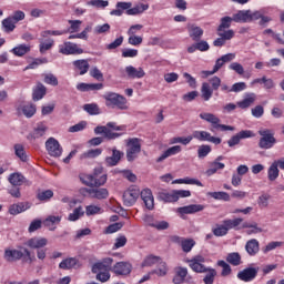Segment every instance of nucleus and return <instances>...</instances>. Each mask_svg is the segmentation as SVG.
Here are the masks:
<instances>
[{
	"label": "nucleus",
	"mask_w": 284,
	"mask_h": 284,
	"mask_svg": "<svg viewBox=\"0 0 284 284\" xmlns=\"http://www.w3.org/2000/svg\"><path fill=\"white\" fill-rule=\"evenodd\" d=\"M84 214L85 212L83 211V207H75L73 212L69 215V221H79Z\"/></svg>",
	"instance_id": "59"
},
{
	"label": "nucleus",
	"mask_w": 284,
	"mask_h": 284,
	"mask_svg": "<svg viewBox=\"0 0 284 284\" xmlns=\"http://www.w3.org/2000/svg\"><path fill=\"white\" fill-rule=\"evenodd\" d=\"M186 263H189V267L193 270L196 274H205L207 272V268L203 263H205V257L202 255H195L191 260H186Z\"/></svg>",
	"instance_id": "9"
},
{
	"label": "nucleus",
	"mask_w": 284,
	"mask_h": 284,
	"mask_svg": "<svg viewBox=\"0 0 284 284\" xmlns=\"http://www.w3.org/2000/svg\"><path fill=\"white\" fill-rule=\"evenodd\" d=\"M140 196L148 210H154V196L152 195V191L150 189H144L142 192H140Z\"/></svg>",
	"instance_id": "22"
},
{
	"label": "nucleus",
	"mask_w": 284,
	"mask_h": 284,
	"mask_svg": "<svg viewBox=\"0 0 284 284\" xmlns=\"http://www.w3.org/2000/svg\"><path fill=\"white\" fill-rule=\"evenodd\" d=\"M245 250L250 256H256L258 254V241L256 239H252L246 242Z\"/></svg>",
	"instance_id": "34"
},
{
	"label": "nucleus",
	"mask_w": 284,
	"mask_h": 284,
	"mask_svg": "<svg viewBox=\"0 0 284 284\" xmlns=\"http://www.w3.org/2000/svg\"><path fill=\"white\" fill-rule=\"evenodd\" d=\"M45 132H48V126L43 124V122H40L33 128V131L27 135V139L28 141H37V139L45 136Z\"/></svg>",
	"instance_id": "14"
},
{
	"label": "nucleus",
	"mask_w": 284,
	"mask_h": 284,
	"mask_svg": "<svg viewBox=\"0 0 284 284\" xmlns=\"http://www.w3.org/2000/svg\"><path fill=\"white\" fill-rule=\"evenodd\" d=\"M21 258H24L26 262L29 261V263L37 261V257L32 255L28 248H22V251L10 248L4 250V260H7L9 263L21 261Z\"/></svg>",
	"instance_id": "3"
},
{
	"label": "nucleus",
	"mask_w": 284,
	"mask_h": 284,
	"mask_svg": "<svg viewBox=\"0 0 284 284\" xmlns=\"http://www.w3.org/2000/svg\"><path fill=\"white\" fill-rule=\"evenodd\" d=\"M150 8L149 4L138 3L133 8L125 11L129 17H135L136 14H143L145 10Z\"/></svg>",
	"instance_id": "36"
},
{
	"label": "nucleus",
	"mask_w": 284,
	"mask_h": 284,
	"mask_svg": "<svg viewBox=\"0 0 284 284\" xmlns=\"http://www.w3.org/2000/svg\"><path fill=\"white\" fill-rule=\"evenodd\" d=\"M236 59V54L227 53L222 55L220 59L216 60L215 65L213 68V72H217L225 63H230V61H234Z\"/></svg>",
	"instance_id": "26"
},
{
	"label": "nucleus",
	"mask_w": 284,
	"mask_h": 284,
	"mask_svg": "<svg viewBox=\"0 0 284 284\" xmlns=\"http://www.w3.org/2000/svg\"><path fill=\"white\" fill-rule=\"evenodd\" d=\"M187 267L178 266L175 267V275L173 276L172 283L183 284L185 283V277L187 276Z\"/></svg>",
	"instance_id": "24"
},
{
	"label": "nucleus",
	"mask_w": 284,
	"mask_h": 284,
	"mask_svg": "<svg viewBox=\"0 0 284 284\" xmlns=\"http://www.w3.org/2000/svg\"><path fill=\"white\" fill-rule=\"evenodd\" d=\"M82 183L89 187H101L108 183V174L103 173V166H97L93 174L84 175Z\"/></svg>",
	"instance_id": "2"
},
{
	"label": "nucleus",
	"mask_w": 284,
	"mask_h": 284,
	"mask_svg": "<svg viewBox=\"0 0 284 284\" xmlns=\"http://www.w3.org/2000/svg\"><path fill=\"white\" fill-rule=\"evenodd\" d=\"M128 43L130 45H141L143 43V38L141 36L135 34H129Z\"/></svg>",
	"instance_id": "62"
},
{
	"label": "nucleus",
	"mask_w": 284,
	"mask_h": 284,
	"mask_svg": "<svg viewBox=\"0 0 284 284\" xmlns=\"http://www.w3.org/2000/svg\"><path fill=\"white\" fill-rule=\"evenodd\" d=\"M141 196V190H139L136 186H131L123 193V203L125 207H132L134 203H136V200Z\"/></svg>",
	"instance_id": "8"
},
{
	"label": "nucleus",
	"mask_w": 284,
	"mask_h": 284,
	"mask_svg": "<svg viewBox=\"0 0 284 284\" xmlns=\"http://www.w3.org/2000/svg\"><path fill=\"white\" fill-rule=\"evenodd\" d=\"M235 23H250V10H240L233 14Z\"/></svg>",
	"instance_id": "33"
},
{
	"label": "nucleus",
	"mask_w": 284,
	"mask_h": 284,
	"mask_svg": "<svg viewBox=\"0 0 284 284\" xmlns=\"http://www.w3.org/2000/svg\"><path fill=\"white\" fill-rule=\"evenodd\" d=\"M205 276L203 278L204 284H214V278H216V270L209 267L206 268Z\"/></svg>",
	"instance_id": "48"
},
{
	"label": "nucleus",
	"mask_w": 284,
	"mask_h": 284,
	"mask_svg": "<svg viewBox=\"0 0 284 284\" xmlns=\"http://www.w3.org/2000/svg\"><path fill=\"white\" fill-rule=\"evenodd\" d=\"M103 99L106 101V108H118V110H128V99H125V97L119 93L108 92L103 95Z\"/></svg>",
	"instance_id": "4"
},
{
	"label": "nucleus",
	"mask_w": 284,
	"mask_h": 284,
	"mask_svg": "<svg viewBox=\"0 0 284 284\" xmlns=\"http://www.w3.org/2000/svg\"><path fill=\"white\" fill-rule=\"evenodd\" d=\"M2 27L4 28V32H14V28H17V22L8 17L2 20Z\"/></svg>",
	"instance_id": "53"
},
{
	"label": "nucleus",
	"mask_w": 284,
	"mask_h": 284,
	"mask_svg": "<svg viewBox=\"0 0 284 284\" xmlns=\"http://www.w3.org/2000/svg\"><path fill=\"white\" fill-rule=\"evenodd\" d=\"M116 9H113L110 14L111 17H122L123 16V10L128 12V10H131L132 8V2H118L115 4Z\"/></svg>",
	"instance_id": "25"
},
{
	"label": "nucleus",
	"mask_w": 284,
	"mask_h": 284,
	"mask_svg": "<svg viewBox=\"0 0 284 284\" xmlns=\"http://www.w3.org/2000/svg\"><path fill=\"white\" fill-rule=\"evenodd\" d=\"M243 223V219L237 217L235 220H224L223 221V225L226 226V230H236V227H239V225H241Z\"/></svg>",
	"instance_id": "49"
},
{
	"label": "nucleus",
	"mask_w": 284,
	"mask_h": 284,
	"mask_svg": "<svg viewBox=\"0 0 284 284\" xmlns=\"http://www.w3.org/2000/svg\"><path fill=\"white\" fill-rule=\"evenodd\" d=\"M74 68L80 71V74H88V70H90V63L88 60H75L73 61Z\"/></svg>",
	"instance_id": "40"
},
{
	"label": "nucleus",
	"mask_w": 284,
	"mask_h": 284,
	"mask_svg": "<svg viewBox=\"0 0 284 284\" xmlns=\"http://www.w3.org/2000/svg\"><path fill=\"white\" fill-rule=\"evenodd\" d=\"M44 83L57 87L59 85V79H57L54 74L49 73L44 75Z\"/></svg>",
	"instance_id": "63"
},
{
	"label": "nucleus",
	"mask_w": 284,
	"mask_h": 284,
	"mask_svg": "<svg viewBox=\"0 0 284 284\" xmlns=\"http://www.w3.org/2000/svg\"><path fill=\"white\" fill-rule=\"evenodd\" d=\"M219 170H225V164L222 162H211L210 164V169L206 170L205 174L206 176H212V174H216V172H219Z\"/></svg>",
	"instance_id": "42"
},
{
	"label": "nucleus",
	"mask_w": 284,
	"mask_h": 284,
	"mask_svg": "<svg viewBox=\"0 0 284 284\" xmlns=\"http://www.w3.org/2000/svg\"><path fill=\"white\" fill-rule=\"evenodd\" d=\"M232 21H234L233 17H223L221 18V23L217 27V32H225V30H227V28L232 27Z\"/></svg>",
	"instance_id": "44"
},
{
	"label": "nucleus",
	"mask_w": 284,
	"mask_h": 284,
	"mask_svg": "<svg viewBox=\"0 0 284 284\" xmlns=\"http://www.w3.org/2000/svg\"><path fill=\"white\" fill-rule=\"evenodd\" d=\"M32 207V203L30 202H19L16 204H11L9 206V214L11 216H17V214H21L22 212H26Z\"/></svg>",
	"instance_id": "16"
},
{
	"label": "nucleus",
	"mask_w": 284,
	"mask_h": 284,
	"mask_svg": "<svg viewBox=\"0 0 284 284\" xmlns=\"http://www.w3.org/2000/svg\"><path fill=\"white\" fill-rule=\"evenodd\" d=\"M85 192L90 194L92 199H108L110 196V192H108V189H85Z\"/></svg>",
	"instance_id": "28"
},
{
	"label": "nucleus",
	"mask_w": 284,
	"mask_h": 284,
	"mask_svg": "<svg viewBox=\"0 0 284 284\" xmlns=\"http://www.w3.org/2000/svg\"><path fill=\"white\" fill-rule=\"evenodd\" d=\"M149 225L151 227H155V230H159V231L168 230L170 227V223H168L166 221L149 223Z\"/></svg>",
	"instance_id": "64"
},
{
	"label": "nucleus",
	"mask_w": 284,
	"mask_h": 284,
	"mask_svg": "<svg viewBox=\"0 0 284 284\" xmlns=\"http://www.w3.org/2000/svg\"><path fill=\"white\" fill-rule=\"evenodd\" d=\"M54 196V192L52 190H45L37 194V199L39 201H50Z\"/></svg>",
	"instance_id": "60"
},
{
	"label": "nucleus",
	"mask_w": 284,
	"mask_h": 284,
	"mask_svg": "<svg viewBox=\"0 0 284 284\" xmlns=\"http://www.w3.org/2000/svg\"><path fill=\"white\" fill-rule=\"evenodd\" d=\"M201 94L204 101H210L212 99V95L214 94V90L212 87H210V83L207 82L202 83Z\"/></svg>",
	"instance_id": "38"
},
{
	"label": "nucleus",
	"mask_w": 284,
	"mask_h": 284,
	"mask_svg": "<svg viewBox=\"0 0 284 284\" xmlns=\"http://www.w3.org/2000/svg\"><path fill=\"white\" fill-rule=\"evenodd\" d=\"M284 170V160H275L267 170V179L268 181H276L278 179V174H281V171Z\"/></svg>",
	"instance_id": "11"
},
{
	"label": "nucleus",
	"mask_w": 284,
	"mask_h": 284,
	"mask_svg": "<svg viewBox=\"0 0 284 284\" xmlns=\"http://www.w3.org/2000/svg\"><path fill=\"white\" fill-rule=\"evenodd\" d=\"M217 34L220 36V38H217L213 42V45H215V48H223V44L225 43V41H230L231 39H234V30H227L224 32L217 31Z\"/></svg>",
	"instance_id": "17"
},
{
	"label": "nucleus",
	"mask_w": 284,
	"mask_h": 284,
	"mask_svg": "<svg viewBox=\"0 0 284 284\" xmlns=\"http://www.w3.org/2000/svg\"><path fill=\"white\" fill-rule=\"evenodd\" d=\"M22 114L27 116V119H32L34 114H37V105L34 104H26L21 108Z\"/></svg>",
	"instance_id": "45"
},
{
	"label": "nucleus",
	"mask_w": 284,
	"mask_h": 284,
	"mask_svg": "<svg viewBox=\"0 0 284 284\" xmlns=\"http://www.w3.org/2000/svg\"><path fill=\"white\" fill-rule=\"evenodd\" d=\"M200 119L203 121H206L207 123H211L215 130H221L222 132H234V126L221 124V119L219 116L214 115V113H200Z\"/></svg>",
	"instance_id": "5"
},
{
	"label": "nucleus",
	"mask_w": 284,
	"mask_h": 284,
	"mask_svg": "<svg viewBox=\"0 0 284 284\" xmlns=\"http://www.w3.org/2000/svg\"><path fill=\"white\" fill-rule=\"evenodd\" d=\"M189 37L193 41H201V38L203 37V29L201 27H196L195 24H189Z\"/></svg>",
	"instance_id": "30"
},
{
	"label": "nucleus",
	"mask_w": 284,
	"mask_h": 284,
	"mask_svg": "<svg viewBox=\"0 0 284 284\" xmlns=\"http://www.w3.org/2000/svg\"><path fill=\"white\" fill-rule=\"evenodd\" d=\"M47 92H48V89L45 88V85L39 82L37 87L33 89V93H32L33 101H41V99L45 97Z\"/></svg>",
	"instance_id": "32"
},
{
	"label": "nucleus",
	"mask_w": 284,
	"mask_h": 284,
	"mask_svg": "<svg viewBox=\"0 0 284 284\" xmlns=\"http://www.w3.org/2000/svg\"><path fill=\"white\" fill-rule=\"evenodd\" d=\"M192 139H194L193 135H189L186 138H173L171 139V145H174V143H182V145H187L189 143L192 142Z\"/></svg>",
	"instance_id": "61"
},
{
	"label": "nucleus",
	"mask_w": 284,
	"mask_h": 284,
	"mask_svg": "<svg viewBox=\"0 0 284 284\" xmlns=\"http://www.w3.org/2000/svg\"><path fill=\"white\" fill-rule=\"evenodd\" d=\"M77 263H79L77 257H69V258L63 260L59 264V267H60V270H72V267H77Z\"/></svg>",
	"instance_id": "43"
},
{
	"label": "nucleus",
	"mask_w": 284,
	"mask_h": 284,
	"mask_svg": "<svg viewBox=\"0 0 284 284\" xmlns=\"http://www.w3.org/2000/svg\"><path fill=\"white\" fill-rule=\"evenodd\" d=\"M255 101H256V94L255 93H247L245 99L237 102V108H241L242 110H247V108L254 105Z\"/></svg>",
	"instance_id": "31"
},
{
	"label": "nucleus",
	"mask_w": 284,
	"mask_h": 284,
	"mask_svg": "<svg viewBox=\"0 0 284 284\" xmlns=\"http://www.w3.org/2000/svg\"><path fill=\"white\" fill-rule=\"evenodd\" d=\"M123 152L116 150V148L112 149V155L105 158V163L109 168H114V165H119L121 159H123Z\"/></svg>",
	"instance_id": "21"
},
{
	"label": "nucleus",
	"mask_w": 284,
	"mask_h": 284,
	"mask_svg": "<svg viewBox=\"0 0 284 284\" xmlns=\"http://www.w3.org/2000/svg\"><path fill=\"white\" fill-rule=\"evenodd\" d=\"M125 73L128 79H143L145 77V71L143 68H134L133 65L125 67Z\"/></svg>",
	"instance_id": "23"
},
{
	"label": "nucleus",
	"mask_w": 284,
	"mask_h": 284,
	"mask_svg": "<svg viewBox=\"0 0 284 284\" xmlns=\"http://www.w3.org/2000/svg\"><path fill=\"white\" fill-rule=\"evenodd\" d=\"M8 181L11 183V185L20 186L26 182V176H23L21 173H11Z\"/></svg>",
	"instance_id": "39"
},
{
	"label": "nucleus",
	"mask_w": 284,
	"mask_h": 284,
	"mask_svg": "<svg viewBox=\"0 0 284 284\" xmlns=\"http://www.w3.org/2000/svg\"><path fill=\"white\" fill-rule=\"evenodd\" d=\"M226 263L233 265V267H239L243 263L241 254L239 252L229 253L226 255Z\"/></svg>",
	"instance_id": "37"
},
{
	"label": "nucleus",
	"mask_w": 284,
	"mask_h": 284,
	"mask_svg": "<svg viewBox=\"0 0 284 284\" xmlns=\"http://www.w3.org/2000/svg\"><path fill=\"white\" fill-rule=\"evenodd\" d=\"M125 132V125H118L115 122H109L106 125H99L94 129V134H103V138L108 141H114L120 136H123Z\"/></svg>",
	"instance_id": "1"
},
{
	"label": "nucleus",
	"mask_w": 284,
	"mask_h": 284,
	"mask_svg": "<svg viewBox=\"0 0 284 284\" xmlns=\"http://www.w3.org/2000/svg\"><path fill=\"white\" fill-rule=\"evenodd\" d=\"M126 161L132 163L136 155L141 154V139L130 138L126 140Z\"/></svg>",
	"instance_id": "6"
},
{
	"label": "nucleus",
	"mask_w": 284,
	"mask_h": 284,
	"mask_svg": "<svg viewBox=\"0 0 284 284\" xmlns=\"http://www.w3.org/2000/svg\"><path fill=\"white\" fill-rule=\"evenodd\" d=\"M258 134L260 136H262L258 142V148H261V150H270L274 148V144L276 143V138H274V133H272V131L260 130Z\"/></svg>",
	"instance_id": "7"
},
{
	"label": "nucleus",
	"mask_w": 284,
	"mask_h": 284,
	"mask_svg": "<svg viewBox=\"0 0 284 284\" xmlns=\"http://www.w3.org/2000/svg\"><path fill=\"white\" fill-rule=\"evenodd\" d=\"M45 148H47L48 154L55 159L61 156V154H63V148H61V144L54 138H49L47 140Z\"/></svg>",
	"instance_id": "10"
},
{
	"label": "nucleus",
	"mask_w": 284,
	"mask_h": 284,
	"mask_svg": "<svg viewBox=\"0 0 284 284\" xmlns=\"http://www.w3.org/2000/svg\"><path fill=\"white\" fill-rule=\"evenodd\" d=\"M207 196L215 199V201H230V194L227 192H209Z\"/></svg>",
	"instance_id": "51"
},
{
	"label": "nucleus",
	"mask_w": 284,
	"mask_h": 284,
	"mask_svg": "<svg viewBox=\"0 0 284 284\" xmlns=\"http://www.w3.org/2000/svg\"><path fill=\"white\" fill-rule=\"evenodd\" d=\"M159 201H163V203H176V195L174 191L165 192L161 191L158 193Z\"/></svg>",
	"instance_id": "35"
},
{
	"label": "nucleus",
	"mask_w": 284,
	"mask_h": 284,
	"mask_svg": "<svg viewBox=\"0 0 284 284\" xmlns=\"http://www.w3.org/2000/svg\"><path fill=\"white\" fill-rule=\"evenodd\" d=\"M61 216L58 215V216H54V215H49L44 222H43V225L45 227H52V225H59V223H61Z\"/></svg>",
	"instance_id": "55"
},
{
	"label": "nucleus",
	"mask_w": 284,
	"mask_h": 284,
	"mask_svg": "<svg viewBox=\"0 0 284 284\" xmlns=\"http://www.w3.org/2000/svg\"><path fill=\"white\" fill-rule=\"evenodd\" d=\"M205 206L203 204H190L178 209V213L182 216L184 214H196V212H203Z\"/></svg>",
	"instance_id": "19"
},
{
	"label": "nucleus",
	"mask_w": 284,
	"mask_h": 284,
	"mask_svg": "<svg viewBox=\"0 0 284 284\" xmlns=\"http://www.w3.org/2000/svg\"><path fill=\"white\" fill-rule=\"evenodd\" d=\"M77 90L80 92H92L97 90H103V83H79Z\"/></svg>",
	"instance_id": "27"
},
{
	"label": "nucleus",
	"mask_w": 284,
	"mask_h": 284,
	"mask_svg": "<svg viewBox=\"0 0 284 284\" xmlns=\"http://www.w3.org/2000/svg\"><path fill=\"white\" fill-rule=\"evenodd\" d=\"M156 263H161V257L156 255H149L142 262V267H152V265H156Z\"/></svg>",
	"instance_id": "47"
},
{
	"label": "nucleus",
	"mask_w": 284,
	"mask_h": 284,
	"mask_svg": "<svg viewBox=\"0 0 284 284\" xmlns=\"http://www.w3.org/2000/svg\"><path fill=\"white\" fill-rule=\"evenodd\" d=\"M210 152H212V146H210L207 144H202L197 149V156H199V159H205V156H207V154H210Z\"/></svg>",
	"instance_id": "58"
},
{
	"label": "nucleus",
	"mask_w": 284,
	"mask_h": 284,
	"mask_svg": "<svg viewBox=\"0 0 284 284\" xmlns=\"http://www.w3.org/2000/svg\"><path fill=\"white\" fill-rule=\"evenodd\" d=\"M217 266L222 267L221 276H230L232 274V266H230L229 262L223 260L217 261Z\"/></svg>",
	"instance_id": "50"
},
{
	"label": "nucleus",
	"mask_w": 284,
	"mask_h": 284,
	"mask_svg": "<svg viewBox=\"0 0 284 284\" xmlns=\"http://www.w3.org/2000/svg\"><path fill=\"white\" fill-rule=\"evenodd\" d=\"M258 276V267H246L237 273V278L244 283H250Z\"/></svg>",
	"instance_id": "12"
},
{
	"label": "nucleus",
	"mask_w": 284,
	"mask_h": 284,
	"mask_svg": "<svg viewBox=\"0 0 284 284\" xmlns=\"http://www.w3.org/2000/svg\"><path fill=\"white\" fill-rule=\"evenodd\" d=\"M30 50H31L30 44H19L18 47L11 49V52L16 57H26V54H28Z\"/></svg>",
	"instance_id": "41"
},
{
	"label": "nucleus",
	"mask_w": 284,
	"mask_h": 284,
	"mask_svg": "<svg viewBox=\"0 0 284 284\" xmlns=\"http://www.w3.org/2000/svg\"><path fill=\"white\" fill-rule=\"evenodd\" d=\"M252 136H254V133L250 130L240 131L227 141V145L229 148H234V145H239V143H241L242 139H252Z\"/></svg>",
	"instance_id": "15"
},
{
	"label": "nucleus",
	"mask_w": 284,
	"mask_h": 284,
	"mask_svg": "<svg viewBox=\"0 0 284 284\" xmlns=\"http://www.w3.org/2000/svg\"><path fill=\"white\" fill-rule=\"evenodd\" d=\"M181 145H174L164 151L161 156L156 159V163H163L165 159H170V156H176V154H181L182 152Z\"/></svg>",
	"instance_id": "20"
},
{
	"label": "nucleus",
	"mask_w": 284,
	"mask_h": 284,
	"mask_svg": "<svg viewBox=\"0 0 284 284\" xmlns=\"http://www.w3.org/2000/svg\"><path fill=\"white\" fill-rule=\"evenodd\" d=\"M193 139H197V141H209L212 139V134L207 131H194Z\"/></svg>",
	"instance_id": "54"
},
{
	"label": "nucleus",
	"mask_w": 284,
	"mask_h": 284,
	"mask_svg": "<svg viewBox=\"0 0 284 284\" xmlns=\"http://www.w3.org/2000/svg\"><path fill=\"white\" fill-rule=\"evenodd\" d=\"M83 110L84 112H88V114H91V116L101 114V109H99V104L97 103L84 104Z\"/></svg>",
	"instance_id": "46"
},
{
	"label": "nucleus",
	"mask_w": 284,
	"mask_h": 284,
	"mask_svg": "<svg viewBox=\"0 0 284 284\" xmlns=\"http://www.w3.org/2000/svg\"><path fill=\"white\" fill-rule=\"evenodd\" d=\"M112 272H114V274L118 276H128V274L132 272V266L128 262H118L113 266Z\"/></svg>",
	"instance_id": "18"
},
{
	"label": "nucleus",
	"mask_w": 284,
	"mask_h": 284,
	"mask_svg": "<svg viewBox=\"0 0 284 284\" xmlns=\"http://www.w3.org/2000/svg\"><path fill=\"white\" fill-rule=\"evenodd\" d=\"M103 154V149H91L81 155V159H97Z\"/></svg>",
	"instance_id": "52"
},
{
	"label": "nucleus",
	"mask_w": 284,
	"mask_h": 284,
	"mask_svg": "<svg viewBox=\"0 0 284 284\" xmlns=\"http://www.w3.org/2000/svg\"><path fill=\"white\" fill-rule=\"evenodd\" d=\"M27 245L32 250H41V247H45L48 245V239L45 237H33L27 242Z\"/></svg>",
	"instance_id": "29"
},
{
	"label": "nucleus",
	"mask_w": 284,
	"mask_h": 284,
	"mask_svg": "<svg viewBox=\"0 0 284 284\" xmlns=\"http://www.w3.org/2000/svg\"><path fill=\"white\" fill-rule=\"evenodd\" d=\"M194 245H196V242L192 239H184L182 241L181 247L182 251L185 252V254H187L189 252H192V247H194Z\"/></svg>",
	"instance_id": "56"
},
{
	"label": "nucleus",
	"mask_w": 284,
	"mask_h": 284,
	"mask_svg": "<svg viewBox=\"0 0 284 284\" xmlns=\"http://www.w3.org/2000/svg\"><path fill=\"white\" fill-rule=\"evenodd\" d=\"M60 54H83V49L79 48V44L72 42H64L59 47Z\"/></svg>",
	"instance_id": "13"
},
{
	"label": "nucleus",
	"mask_w": 284,
	"mask_h": 284,
	"mask_svg": "<svg viewBox=\"0 0 284 284\" xmlns=\"http://www.w3.org/2000/svg\"><path fill=\"white\" fill-rule=\"evenodd\" d=\"M14 152H16V155L19 156L20 161H23L24 163L26 161H28V155L26 154V150L23 149V145L16 144Z\"/></svg>",
	"instance_id": "57"
}]
</instances>
